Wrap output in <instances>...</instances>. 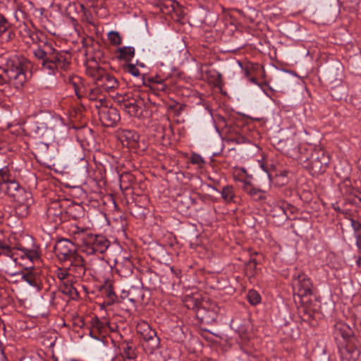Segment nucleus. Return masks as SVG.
<instances>
[{"instance_id":"obj_1","label":"nucleus","mask_w":361,"mask_h":361,"mask_svg":"<svg viewBox=\"0 0 361 361\" xmlns=\"http://www.w3.org/2000/svg\"><path fill=\"white\" fill-rule=\"evenodd\" d=\"M24 32L34 44H39L33 51L35 57L40 61L41 69L48 75H54L61 69L66 71L70 66V61L66 52L56 50L52 42L45 40L44 32L25 27Z\"/></svg>"},{"instance_id":"obj_2","label":"nucleus","mask_w":361,"mask_h":361,"mask_svg":"<svg viewBox=\"0 0 361 361\" xmlns=\"http://www.w3.org/2000/svg\"><path fill=\"white\" fill-rule=\"evenodd\" d=\"M70 232L77 245L81 247L82 251L87 255L103 254L110 245V242L105 236L94 235L87 228L74 225Z\"/></svg>"},{"instance_id":"obj_3","label":"nucleus","mask_w":361,"mask_h":361,"mask_svg":"<svg viewBox=\"0 0 361 361\" xmlns=\"http://www.w3.org/2000/svg\"><path fill=\"white\" fill-rule=\"evenodd\" d=\"M112 98L121 109L130 116L137 118L150 117L152 115V108L155 106L154 104L146 102L137 93H116Z\"/></svg>"},{"instance_id":"obj_4","label":"nucleus","mask_w":361,"mask_h":361,"mask_svg":"<svg viewBox=\"0 0 361 361\" xmlns=\"http://www.w3.org/2000/svg\"><path fill=\"white\" fill-rule=\"evenodd\" d=\"M26 81L24 60L15 56L0 67V83L11 84L16 88L22 87Z\"/></svg>"},{"instance_id":"obj_5","label":"nucleus","mask_w":361,"mask_h":361,"mask_svg":"<svg viewBox=\"0 0 361 361\" xmlns=\"http://www.w3.org/2000/svg\"><path fill=\"white\" fill-rule=\"evenodd\" d=\"M0 254L12 258L16 263H18V257L22 259H27L32 263L39 260L37 249H28L20 244L11 247L4 240H0Z\"/></svg>"},{"instance_id":"obj_6","label":"nucleus","mask_w":361,"mask_h":361,"mask_svg":"<svg viewBox=\"0 0 361 361\" xmlns=\"http://www.w3.org/2000/svg\"><path fill=\"white\" fill-rule=\"evenodd\" d=\"M137 332L141 335L145 341L143 346L149 353H152L158 348L159 338L154 330L145 322H141L136 326Z\"/></svg>"},{"instance_id":"obj_7","label":"nucleus","mask_w":361,"mask_h":361,"mask_svg":"<svg viewBox=\"0 0 361 361\" xmlns=\"http://www.w3.org/2000/svg\"><path fill=\"white\" fill-rule=\"evenodd\" d=\"M295 300V297L300 299V302L306 303L309 300H305L312 294V284L310 279L304 274H298L294 279Z\"/></svg>"},{"instance_id":"obj_8","label":"nucleus","mask_w":361,"mask_h":361,"mask_svg":"<svg viewBox=\"0 0 361 361\" xmlns=\"http://www.w3.org/2000/svg\"><path fill=\"white\" fill-rule=\"evenodd\" d=\"M329 164V157L323 150L315 151L311 156L307 169L312 175H319L326 171Z\"/></svg>"},{"instance_id":"obj_9","label":"nucleus","mask_w":361,"mask_h":361,"mask_svg":"<svg viewBox=\"0 0 361 361\" xmlns=\"http://www.w3.org/2000/svg\"><path fill=\"white\" fill-rule=\"evenodd\" d=\"M75 242H72L70 240L63 238L59 240L54 246V252L57 258L61 262L68 260L78 252L76 250Z\"/></svg>"},{"instance_id":"obj_10","label":"nucleus","mask_w":361,"mask_h":361,"mask_svg":"<svg viewBox=\"0 0 361 361\" xmlns=\"http://www.w3.org/2000/svg\"><path fill=\"white\" fill-rule=\"evenodd\" d=\"M97 109L99 118L103 126L114 127L120 121L118 111L114 107L109 106L107 103Z\"/></svg>"},{"instance_id":"obj_11","label":"nucleus","mask_w":361,"mask_h":361,"mask_svg":"<svg viewBox=\"0 0 361 361\" xmlns=\"http://www.w3.org/2000/svg\"><path fill=\"white\" fill-rule=\"evenodd\" d=\"M64 262L68 263L67 269L70 272V274L73 275L74 277L81 278L85 275L86 271L85 262L78 252Z\"/></svg>"},{"instance_id":"obj_12","label":"nucleus","mask_w":361,"mask_h":361,"mask_svg":"<svg viewBox=\"0 0 361 361\" xmlns=\"http://www.w3.org/2000/svg\"><path fill=\"white\" fill-rule=\"evenodd\" d=\"M2 188L7 195L13 200L20 194L21 190H25L21 187L20 184L14 180L10 170L8 169V180H3Z\"/></svg>"},{"instance_id":"obj_13","label":"nucleus","mask_w":361,"mask_h":361,"mask_svg":"<svg viewBox=\"0 0 361 361\" xmlns=\"http://www.w3.org/2000/svg\"><path fill=\"white\" fill-rule=\"evenodd\" d=\"M97 85H100L106 93L112 97L111 94L118 87L119 82L114 75L106 72L99 82H97Z\"/></svg>"},{"instance_id":"obj_14","label":"nucleus","mask_w":361,"mask_h":361,"mask_svg":"<svg viewBox=\"0 0 361 361\" xmlns=\"http://www.w3.org/2000/svg\"><path fill=\"white\" fill-rule=\"evenodd\" d=\"M88 90V99L96 102L95 107L97 109L107 103L106 92L99 85Z\"/></svg>"},{"instance_id":"obj_15","label":"nucleus","mask_w":361,"mask_h":361,"mask_svg":"<svg viewBox=\"0 0 361 361\" xmlns=\"http://www.w3.org/2000/svg\"><path fill=\"white\" fill-rule=\"evenodd\" d=\"M359 349L353 343H347L340 348L341 361H356L360 357Z\"/></svg>"},{"instance_id":"obj_16","label":"nucleus","mask_w":361,"mask_h":361,"mask_svg":"<svg viewBox=\"0 0 361 361\" xmlns=\"http://www.w3.org/2000/svg\"><path fill=\"white\" fill-rule=\"evenodd\" d=\"M139 135L134 130H123L119 133V139L123 145L130 148L137 147Z\"/></svg>"},{"instance_id":"obj_17","label":"nucleus","mask_w":361,"mask_h":361,"mask_svg":"<svg viewBox=\"0 0 361 361\" xmlns=\"http://www.w3.org/2000/svg\"><path fill=\"white\" fill-rule=\"evenodd\" d=\"M243 190L255 202H261L267 199L265 190L255 188L248 181L244 183Z\"/></svg>"},{"instance_id":"obj_18","label":"nucleus","mask_w":361,"mask_h":361,"mask_svg":"<svg viewBox=\"0 0 361 361\" xmlns=\"http://www.w3.org/2000/svg\"><path fill=\"white\" fill-rule=\"evenodd\" d=\"M109 326L108 322H102L97 317L92 321V326L90 334L94 338L98 339V335L106 334Z\"/></svg>"},{"instance_id":"obj_19","label":"nucleus","mask_w":361,"mask_h":361,"mask_svg":"<svg viewBox=\"0 0 361 361\" xmlns=\"http://www.w3.org/2000/svg\"><path fill=\"white\" fill-rule=\"evenodd\" d=\"M123 294H126V295L122 296V298H128L129 301L135 304V303H141L144 299V291L142 288L139 287L132 286L126 292L123 291Z\"/></svg>"},{"instance_id":"obj_20","label":"nucleus","mask_w":361,"mask_h":361,"mask_svg":"<svg viewBox=\"0 0 361 361\" xmlns=\"http://www.w3.org/2000/svg\"><path fill=\"white\" fill-rule=\"evenodd\" d=\"M106 72L105 69L99 66L97 63L93 66H87L86 68L87 75L94 80L95 85H97V82H99Z\"/></svg>"},{"instance_id":"obj_21","label":"nucleus","mask_w":361,"mask_h":361,"mask_svg":"<svg viewBox=\"0 0 361 361\" xmlns=\"http://www.w3.org/2000/svg\"><path fill=\"white\" fill-rule=\"evenodd\" d=\"M22 278L30 286L33 287L39 286V276L37 273L32 269V267L25 268V271L23 273Z\"/></svg>"},{"instance_id":"obj_22","label":"nucleus","mask_w":361,"mask_h":361,"mask_svg":"<svg viewBox=\"0 0 361 361\" xmlns=\"http://www.w3.org/2000/svg\"><path fill=\"white\" fill-rule=\"evenodd\" d=\"M99 290L107 298V305H112L116 300L117 296L111 283H105V284L101 286Z\"/></svg>"},{"instance_id":"obj_23","label":"nucleus","mask_w":361,"mask_h":361,"mask_svg":"<svg viewBox=\"0 0 361 361\" xmlns=\"http://www.w3.org/2000/svg\"><path fill=\"white\" fill-rule=\"evenodd\" d=\"M334 328L335 334L337 336H341L344 339L350 338L353 334L352 329L344 322H336L335 324Z\"/></svg>"},{"instance_id":"obj_24","label":"nucleus","mask_w":361,"mask_h":361,"mask_svg":"<svg viewBox=\"0 0 361 361\" xmlns=\"http://www.w3.org/2000/svg\"><path fill=\"white\" fill-rule=\"evenodd\" d=\"M11 200L16 204H26L28 206H31L33 202L31 192L26 190H21L20 194Z\"/></svg>"},{"instance_id":"obj_25","label":"nucleus","mask_w":361,"mask_h":361,"mask_svg":"<svg viewBox=\"0 0 361 361\" xmlns=\"http://www.w3.org/2000/svg\"><path fill=\"white\" fill-rule=\"evenodd\" d=\"M151 131L158 140H162L164 142H169V136L171 133V129L164 126H152Z\"/></svg>"},{"instance_id":"obj_26","label":"nucleus","mask_w":361,"mask_h":361,"mask_svg":"<svg viewBox=\"0 0 361 361\" xmlns=\"http://www.w3.org/2000/svg\"><path fill=\"white\" fill-rule=\"evenodd\" d=\"M48 218L54 221L56 224H59L62 221V211L60 207L56 204L54 206L49 207L47 209Z\"/></svg>"},{"instance_id":"obj_27","label":"nucleus","mask_w":361,"mask_h":361,"mask_svg":"<svg viewBox=\"0 0 361 361\" xmlns=\"http://www.w3.org/2000/svg\"><path fill=\"white\" fill-rule=\"evenodd\" d=\"M221 197L224 201L227 203L235 202V195L234 192V188L231 185H226L222 188L221 192Z\"/></svg>"},{"instance_id":"obj_28","label":"nucleus","mask_w":361,"mask_h":361,"mask_svg":"<svg viewBox=\"0 0 361 361\" xmlns=\"http://www.w3.org/2000/svg\"><path fill=\"white\" fill-rule=\"evenodd\" d=\"M119 58L125 61H130L134 56L135 49L133 47H123L118 49Z\"/></svg>"},{"instance_id":"obj_29","label":"nucleus","mask_w":361,"mask_h":361,"mask_svg":"<svg viewBox=\"0 0 361 361\" xmlns=\"http://www.w3.org/2000/svg\"><path fill=\"white\" fill-rule=\"evenodd\" d=\"M30 206L25 204H14L15 214L18 218L27 217L30 213Z\"/></svg>"},{"instance_id":"obj_30","label":"nucleus","mask_w":361,"mask_h":361,"mask_svg":"<svg viewBox=\"0 0 361 361\" xmlns=\"http://www.w3.org/2000/svg\"><path fill=\"white\" fill-rule=\"evenodd\" d=\"M277 209L282 212L283 218L287 219L289 218L288 212H293V207L286 202L282 201L276 206V209Z\"/></svg>"},{"instance_id":"obj_31","label":"nucleus","mask_w":361,"mask_h":361,"mask_svg":"<svg viewBox=\"0 0 361 361\" xmlns=\"http://www.w3.org/2000/svg\"><path fill=\"white\" fill-rule=\"evenodd\" d=\"M123 355L126 359L130 360L135 359L137 355L132 343H126L123 347Z\"/></svg>"},{"instance_id":"obj_32","label":"nucleus","mask_w":361,"mask_h":361,"mask_svg":"<svg viewBox=\"0 0 361 361\" xmlns=\"http://www.w3.org/2000/svg\"><path fill=\"white\" fill-rule=\"evenodd\" d=\"M149 89L153 91L155 94H158V92H167L170 90L169 86L166 84V80H162L160 82H155V84L152 85V86L149 87Z\"/></svg>"},{"instance_id":"obj_33","label":"nucleus","mask_w":361,"mask_h":361,"mask_svg":"<svg viewBox=\"0 0 361 361\" xmlns=\"http://www.w3.org/2000/svg\"><path fill=\"white\" fill-rule=\"evenodd\" d=\"M261 68L260 65L259 63H248L245 65V67H243V71L244 75L246 77H249L252 75L254 73L258 71Z\"/></svg>"},{"instance_id":"obj_34","label":"nucleus","mask_w":361,"mask_h":361,"mask_svg":"<svg viewBox=\"0 0 361 361\" xmlns=\"http://www.w3.org/2000/svg\"><path fill=\"white\" fill-rule=\"evenodd\" d=\"M247 300L252 305H255L260 302L261 301V296L259 294V293L255 290H249L247 295Z\"/></svg>"},{"instance_id":"obj_35","label":"nucleus","mask_w":361,"mask_h":361,"mask_svg":"<svg viewBox=\"0 0 361 361\" xmlns=\"http://www.w3.org/2000/svg\"><path fill=\"white\" fill-rule=\"evenodd\" d=\"M288 171L286 170H283L280 171L279 172H276L275 175L276 182L282 185L286 184L288 183Z\"/></svg>"},{"instance_id":"obj_36","label":"nucleus","mask_w":361,"mask_h":361,"mask_svg":"<svg viewBox=\"0 0 361 361\" xmlns=\"http://www.w3.org/2000/svg\"><path fill=\"white\" fill-rule=\"evenodd\" d=\"M108 39L112 45H119L121 44V38L118 32H110L108 34Z\"/></svg>"},{"instance_id":"obj_37","label":"nucleus","mask_w":361,"mask_h":361,"mask_svg":"<svg viewBox=\"0 0 361 361\" xmlns=\"http://www.w3.org/2000/svg\"><path fill=\"white\" fill-rule=\"evenodd\" d=\"M10 27V23L2 15L0 14V35H3L8 32Z\"/></svg>"},{"instance_id":"obj_38","label":"nucleus","mask_w":361,"mask_h":361,"mask_svg":"<svg viewBox=\"0 0 361 361\" xmlns=\"http://www.w3.org/2000/svg\"><path fill=\"white\" fill-rule=\"evenodd\" d=\"M190 162L192 164H197L199 168H202L205 161H204L203 158L195 153H193L190 157Z\"/></svg>"},{"instance_id":"obj_39","label":"nucleus","mask_w":361,"mask_h":361,"mask_svg":"<svg viewBox=\"0 0 361 361\" xmlns=\"http://www.w3.org/2000/svg\"><path fill=\"white\" fill-rule=\"evenodd\" d=\"M88 90L89 89H87L82 82L79 87V88H77L75 94L78 99H81L83 97L88 98Z\"/></svg>"},{"instance_id":"obj_40","label":"nucleus","mask_w":361,"mask_h":361,"mask_svg":"<svg viewBox=\"0 0 361 361\" xmlns=\"http://www.w3.org/2000/svg\"><path fill=\"white\" fill-rule=\"evenodd\" d=\"M124 69L133 76L137 77L140 75L139 69L133 64H128Z\"/></svg>"},{"instance_id":"obj_41","label":"nucleus","mask_w":361,"mask_h":361,"mask_svg":"<svg viewBox=\"0 0 361 361\" xmlns=\"http://www.w3.org/2000/svg\"><path fill=\"white\" fill-rule=\"evenodd\" d=\"M70 83L72 85L75 92H76L77 88H79L80 85L82 83L81 78L78 76H73L69 79Z\"/></svg>"},{"instance_id":"obj_42","label":"nucleus","mask_w":361,"mask_h":361,"mask_svg":"<svg viewBox=\"0 0 361 361\" xmlns=\"http://www.w3.org/2000/svg\"><path fill=\"white\" fill-rule=\"evenodd\" d=\"M162 80H166V79L162 78L159 75H155L153 77H149L147 78V81L144 82L145 85L150 87L152 86V85L155 84V82H160Z\"/></svg>"},{"instance_id":"obj_43","label":"nucleus","mask_w":361,"mask_h":361,"mask_svg":"<svg viewBox=\"0 0 361 361\" xmlns=\"http://www.w3.org/2000/svg\"><path fill=\"white\" fill-rule=\"evenodd\" d=\"M8 168L7 166L0 169V189L2 188L3 180H8Z\"/></svg>"},{"instance_id":"obj_44","label":"nucleus","mask_w":361,"mask_h":361,"mask_svg":"<svg viewBox=\"0 0 361 361\" xmlns=\"http://www.w3.org/2000/svg\"><path fill=\"white\" fill-rule=\"evenodd\" d=\"M56 274L58 276V278L60 279V280H63L67 278V276H68V274H70V272L68 271V270L67 269V267L66 269H61V268H59L56 271Z\"/></svg>"},{"instance_id":"obj_45","label":"nucleus","mask_w":361,"mask_h":361,"mask_svg":"<svg viewBox=\"0 0 361 361\" xmlns=\"http://www.w3.org/2000/svg\"><path fill=\"white\" fill-rule=\"evenodd\" d=\"M251 258L247 264V268L252 270L253 272L256 269V267L257 265V262L255 259L252 258V254H250Z\"/></svg>"},{"instance_id":"obj_46","label":"nucleus","mask_w":361,"mask_h":361,"mask_svg":"<svg viewBox=\"0 0 361 361\" xmlns=\"http://www.w3.org/2000/svg\"><path fill=\"white\" fill-rule=\"evenodd\" d=\"M356 245L358 247V250H360V254L361 253V235H360L357 236Z\"/></svg>"},{"instance_id":"obj_47","label":"nucleus","mask_w":361,"mask_h":361,"mask_svg":"<svg viewBox=\"0 0 361 361\" xmlns=\"http://www.w3.org/2000/svg\"><path fill=\"white\" fill-rule=\"evenodd\" d=\"M352 225L355 230H358L360 228V223L353 220L352 221Z\"/></svg>"},{"instance_id":"obj_48","label":"nucleus","mask_w":361,"mask_h":361,"mask_svg":"<svg viewBox=\"0 0 361 361\" xmlns=\"http://www.w3.org/2000/svg\"><path fill=\"white\" fill-rule=\"evenodd\" d=\"M353 195L355 197L358 198L360 201H361V197H360L361 193L358 190H353Z\"/></svg>"},{"instance_id":"obj_49","label":"nucleus","mask_w":361,"mask_h":361,"mask_svg":"<svg viewBox=\"0 0 361 361\" xmlns=\"http://www.w3.org/2000/svg\"><path fill=\"white\" fill-rule=\"evenodd\" d=\"M356 264H357V267L361 269V253L360 254V255L356 261Z\"/></svg>"},{"instance_id":"obj_50","label":"nucleus","mask_w":361,"mask_h":361,"mask_svg":"<svg viewBox=\"0 0 361 361\" xmlns=\"http://www.w3.org/2000/svg\"><path fill=\"white\" fill-rule=\"evenodd\" d=\"M249 80L254 84H258L257 81V78L255 77L249 78Z\"/></svg>"},{"instance_id":"obj_51","label":"nucleus","mask_w":361,"mask_h":361,"mask_svg":"<svg viewBox=\"0 0 361 361\" xmlns=\"http://www.w3.org/2000/svg\"><path fill=\"white\" fill-rule=\"evenodd\" d=\"M85 16H86V20H87L89 23L92 24V22H91V21H90V17H88V16H87V13H86V12H85Z\"/></svg>"},{"instance_id":"obj_52","label":"nucleus","mask_w":361,"mask_h":361,"mask_svg":"<svg viewBox=\"0 0 361 361\" xmlns=\"http://www.w3.org/2000/svg\"><path fill=\"white\" fill-rule=\"evenodd\" d=\"M73 290L76 291L75 288H74L73 286H71L68 290L69 293L71 294Z\"/></svg>"},{"instance_id":"obj_53","label":"nucleus","mask_w":361,"mask_h":361,"mask_svg":"<svg viewBox=\"0 0 361 361\" xmlns=\"http://www.w3.org/2000/svg\"><path fill=\"white\" fill-rule=\"evenodd\" d=\"M20 361H31V360L29 357H23Z\"/></svg>"},{"instance_id":"obj_54","label":"nucleus","mask_w":361,"mask_h":361,"mask_svg":"<svg viewBox=\"0 0 361 361\" xmlns=\"http://www.w3.org/2000/svg\"><path fill=\"white\" fill-rule=\"evenodd\" d=\"M4 219V213L0 211V221H1Z\"/></svg>"},{"instance_id":"obj_55","label":"nucleus","mask_w":361,"mask_h":361,"mask_svg":"<svg viewBox=\"0 0 361 361\" xmlns=\"http://www.w3.org/2000/svg\"><path fill=\"white\" fill-rule=\"evenodd\" d=\"M286 74H287V72H284V73H283V75H281V78H285V75H286Z\"/></svg>"},{"instance_id":"obj_56","label":"nucleus","mask_w":361,"mask_h":361,"mask_svg":"<svg viewBox=\"0 0 361 361\" xmlns=\"http://www.w3.org/2000/svg\"><path fill=\"white\" fill-rule=\"evenodd\" d=\"M11 32H8V37H9V38L11 37Z\"/></svg>"},{"instance_id":"obj_57","label":"nucleus","mask_w":361,"mask_h":361,"mask_svg":"<svg viewBox=\"0 0 361 361\" xmlns=\"http://www.w3.org/2000/svg\"><path fill=\"white\" fill-rule=\"evenodd\" d=\"M218 76H219V78H221V75L220 73H218Z\"/></svg>"}]
</instances>
